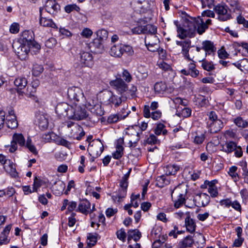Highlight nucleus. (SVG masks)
Segmentation results:
<instances>
[{
    "label": "nucleus",
    "mask_w": 248,
    "mask_h": 248,
    "mask_svg": "<svg viewBox=\"0 0 248 248\" xmlns=\"http://www.w3.org/2000/svg\"><path fill=\"white\" fill-rule=\"evenodd\" d=\"M176 44L181 47V53L184 59L189 61L193 62V60L195 59L194 55H190L189 54V51L191 47V41L189 39L186 40L176 41Z\"/></svg>",
    "instance_id": "obj_8"
},
{
    "label": "nucleus",
    "mask_w": 248,
    "mask_h": 248,
    "mask_svg": "<svg viewBox=\"0 0 248 248\" xmlns=\"http://www.w3.org/2000/svg\"><path fill=\"white\" fill-rule=\"evenodd\" d=\"M188 64V71L190 72V75L193 78L197 77L199 74V71L196 69V65L193 61Z\"/></svg>",
    "instance_id": "obj_49"
},
{
    "label": "nucleus",
    "mask_w": 248,
    "mask_h": 248,
    "mask_svg": "<svg viewBox=\"0 0 248 248\" xmlns=\"http://www.w3.org/2000/svg\"><path fill=\"white\" fill-rule=\"evenodd\" d=\"M185 195L182 193H179L177 199L174 200V206L176 208H178L185 203Z\"/></svg>",
    "instance_id": "obj_43"
},
{
    "label": "nucleus",
    "mask_w": 248,
    "mask_h": 248,
    "mask_svg": "<svg viewBox=\"0 0 248 248\" xmlns=\"http://www.w3.org/2000/svg\"><path fill=\"white\" fill-rule=\"evenodd\" d=\"M57 44V40L54 38H50L48 39L45 43V45L48 48H52L54 47Z\"/></svg>",
    "instance_id": "obj_59"
},
{
    "label": "nucleus",
    "mask_w": 248,
    "mask_h": 248,
    "mask_svg": "<svg viewBox=\"0 0 248 248\" xmlns=\"http://www.w3.org/2000/svg\"><path fill=\"white\" fill-rule=\"evenodd\" d=\"M235 124L241 128H245L248 126V122L244 120L241 117H238L234 119Z\"/></svg>",
    "instance_id": "obj_51"
},
{
    "label": "nucleus",
    "mask_w": 248,
    "mask_h": 248,
    "mask_svg": "<svg viewBox=\"0 0 248 248\" xmlns=\"http://www.w3.org/2000/svg\"><path fill=\"white\" fill-rule=\"evenodd\" d=\"M81 105H82L77 104L71 106V110L69 112V119L78 121L86 118V111L84 108H82Z\"/></svg>",
    "instance_id": "obj_7"
},
{
    "label": "nucleus",
    "mask_w": 248,
    "mask_h": 248,
    "mask_svg": "<svg viewBox=\"0 0 248 248\" xmlns=\"http://www.w3.org/2000/svg\"><path fill=\"white\" fill-rule=\"evenodd\" d=\"M158 67L162 70L167 71L171 69L169 64L164 62H158Z\"/></svg>",
    "instance_id": "obj_63"
},
{
    "label": "nucleus",
    "mask_w": 248,
    "mask_h": 248,
    "mask_svg": "<svg viewBox=\"0 0 248 248\" xmlns=\"http://www.w3.org/2000/svg\"><path fill=\"white\" fill-rule=\"evenodd\" d=\"M64 9L65 11L67 13H70L74 10L77 12L80 10L79 7L75 4L67 5L65 7Z\"/></svg>",
    "instance_id": "obj_54"
},
{
    "label": "nucleus",
    "mask_w": 248,
    "mask_h": 248,
    "mask_svg": "<svg viewBox=\"0 0 248 248\" xmlns=\"http://www.w3.org/2000/svg\"><path fill=\"white\" fill-rule=\"evenodd\" d=\"M91 205V203L88 200H82L79 203L77 211L84 215H87L90 213Z\"/></svg>",
    "instance_id": "obj_29"
},
{
    "label": "nucleus",
    "mask_w": 248,
    "mask_h": 248,
    "mask_svg": "<svg viewBox=\"0 0 248 248\" xmlns=\"http://www.w3.org/2000/svg\"><path fill=\"white\" fill-rule=\"evenodd\" d=\"M32 40L31 32L29 31H25L22 32L20 37L17 42L21 44L27 45Z\"/></svg>",
    "instance_id": "obj_32"
},
{
    "label": "nucleus",
    "mask_w": 248,
    "mask_h": 248,
    "mask_svg": "<svg viewBox=\"0 0 248 248\" xmlns=\"http://www.w3.org/2000/svg\"><path fill=\"white\" fill-rule=\"evenodd\" d=\"M155 133L156 135H160L161 134L163 135H165L167 133V130L165 129V125L163 124H159L157 125L155 130Z\"/></svg>",
    "instance_id": "obj_50"
},
{
    "label": "nucleus",
    "mask_w": 248,
    "mask_h": 248,
    "mask_svg": "<svg viewBox=\"0 0 248 248\" xmlns=\"http://www.w3.org/2000/svg\"><path fill=\"white\" fill-rule=\"evenodd\" d=\"M44 71L43 67L41 65L36 64L33 66L32 74L35 77L39 76Z\"/></svg>",
    "instance_id": "obj_52"
},
{
    "label": "nucleus",
    "mask_w": 248,
    "mask_h": 248,
    "mask_svg": "<svg viewBox=\"0 0 248 248\" xmlns=\"http://www.w3.org/2000/svg\"><path fill=\"white\" fill-rule=\"evenodd\" d=\"M237 144L234 141L226 142L225 144L221 145V150L227 154H230L233 152Z\"/></svg>",
    "instance_id": "obj_31"
},
{
    "label": "nucleus",
    "mask_w": 248,
    "mask_h": 248,
    "mask_svg": "<svg viewBox=\"0 0 248 248\" xmlns=\"http://www.w3.org/2000/svg\"><path fill=\"white\" fill-rule=\"evenodd\" d=\"M195 201H198V204L204 207L208 205L210 202V197L205 193H202L197 197Z\"/></svg>",
    "instance_id": "obj_36"
},
{
    "label": "nucleus",
    "mask_w": 248,
    "mask_h": 248,
    "mask_svg": "<svg viewBox=\"0 0 248 248\" xmlns=\"http://www.w3.org/2000/svg\"><path fill=\"white\" fill-rule=\"evenodd\" d=\"M116 150L113 153L112 156L114 159H119L122 157L124 154V147L119 143H118L116 147Z\"/></svg>",
    "instance_id": "obj_44"
},
{
    "label": "nucleus",
    "mask_w": 248,
    "mask_h": 248,
    "mask_svg": "<svg viewBox=\"0 0 248 248\" xmlns=\"http://www.w3.org/2000/svg\"><path fill=\"white\" fill-rule=\"evenodd\" d=\"M180 169V167L175 164H170L164 167V171L167 175H174Z\"/></svg>",
    "instance_id": "obj_28"
},
{
    "label": "nucleus",
    "mask_w": 248,
    "mask_h": 248,
    "mask_svg": "<svg viewBox=\"0 0 248 248\" xmlns=\"http://www.w3.org/2000/svg\"><path fill=\"white\" fill-rule=\"evenodd\" d=\"M211 20L210 19H205L204 17H198L193 20L194 29L197 30L199 34H202L208 28V25L210 24Z\"/></svg>",
    "instance_id": "obj_10"
},
{
    "label": "nucleus",
    "mask_w": 248,
    "mask_h": 248,
    "mask_svg": "<svg viewBox=\"0 0 248 248\" xmlns=\"http://www.w3.org/2000/svg\"><path fill=\"white\" fill-rule=\"evenodd\" d=\"M185 226L186 231L192 233L195 232L196 228L195 221L189 215L185 218Z\"/></svg>",
    "instance_id": "obj_26"
},
{
    "label": "nucleus",
    "mask_w": 248,
    "mask_h": 248,
    "mask_svg": "<svg viewBox=\"0 0 248 248\" xmlns=\"http://www.w3.org/2000/svg\"><path fill=\"white\" fill-rule=\"evenodd\" d=\"M124 53L129 56H132L134 51L132 46L121 43L114 45L109 51L110 55L116 58H121Z\"/></svg>",
    "instance_id": "obj_1"
},
{
    "label": "nucleus",
    "mask_w": 248,
    "mask_h": 248,
    "mask_svg": "<svg viewBox=\"0 0 248 248\" xmlns=\"http://www.w3.org/2000/svg\"><path fill=\"white\" fill-rule=\"evenodd\" d=\"M156 28L154 32H149L145 37L144 42L148 50L151 52H155L159 47V40L156 35Z\"/></svg>",
    "instance_id": "obj_5"
},
{
    "label": "nucleus",
    "mask_w": 248,
    "mask_h": 248,
    "mask_svg": "<svg viewBox=\"0 0 248 248\" xmlns=\"http://www.w3.org/2000/svg\"><path fill=\"white\" fill-rule=\"evenodd\" d=\"M192 110L189 108L184 107L181 110L179 108L177 110L176 114L179 116L183 118H187L191 116Z\"/></svg>",
    "instance_id": "obj_39"
},
{
    "label": "nucleus",
    "mask_w": 248,
    "mask_h": 248,
    "mask_svg": "<svg viewBox=\"0 0 248 248\" xmlns=\"http://www.w3.org/2000/svg\"><path fill=\"white\" fill-rule=\"evenodd\" d=\"M28 81L24 77H18L14 81L15 85L17 87V91H22L27 85Z\"/></svg>",
    "instance_id": "obj_35"
},
{
    "label": "nucleus",
    "mask_w": 248,
    "mask_h": 248,
    "mask_svg": "<svg viewBox=\"0 0 248 248\" xmlns=\"http://www.w3.org/2000/svg\"><path fill=\"white\" fill-rule=\"evenodd\" d=\"M98 38L101 40L106 39L108 36V32L104 29H101L97 31L96 32Z\"/></svg>",
    "instance_id": "obj_53"
},
{
    "label": "nucleus",
    "mask_w": 248,
    "mask_h": 248,
    "mask_svg": "<svg viewBox=\"0 0 248 248\" xmlns=\"http://www.w3.org/2000/svg\"><path fill=\"white\" fill-rule=\"evenodd\" d=\"M217 183L216 180L211 181L206 180L204 182V184L202 186V188H205L208 189V192L212 197H216L218 196V192L217 188L216 186Z\"/></svg>",
    "instance_id": "obj_16"
},
{
    "label": "nucleus",
    "mask_w": 248,
    "mask_h": 248,
    "mask_svg": "<svg viewBox=\"0 0 248 248\" xmlns=\"http://www.w3.org/2000/svg\"><path fill=\"white\" fill-rule=\"evenodd\" d=\"M193 243V240L191 236H187L179 243L180 248L190 247Z\"/></svg>",
    "instance_id": "obj_41"
},
{
    "label": "nucleus",
    "mask_w": 248,
    "mask_h": 248,
    "mask_svg": "<svg viewBox=\"0 0 248 248\" xmlns=\"http://www.w3.org/2000/svg\"><path fill=\"white\" fill-rule=\"evenodd\" d=\"M6 124L9 128L14 129L18 126V123L15 115H8L6 119Z\"/></svg>",
    "instance_id": "obj_37"
},
{
    "label": "nucleus",
    "mask_w": 248,
    "mask_h": 248,
    "mask_svg": "<svg viewBox=\"0 0 248 248\" xmlns=\"http://www.w3.org/2000/svg\"><path fill=\"white\" fill-rule=\"evenodd\" d=\"M139 133L137 132L133 127L128 128L125 131L124 138L129 141V146L130 148L135 147L137 142L140 140Z\"/></svg>",
    "instance_id": "obj_13"
},
{
    "label": "nucleus",
    "mask_w": 248,
    "mask_h": 248,
    "mask_svg": "<svg viewBox=\"0 0 248 248\" xmlns=\"http://www.w3.org/2000/svg\"><path fill=\"white\" fill-rule=\"evenodd\" d=\"M237 167L236 166H232L229 169L228 173L230 176L232 178L234 182H237L239 180V176L236 172Z\"/></svg>",
    "instance_id": "obj_48"
},
{
    "label": "nucleus",
    "mask_w": 248,
    "mask_h": 248,
    "mask_svg": "<svg viewBox=\"0 0 248 248\" xmlns=\"http://www.w3.org/2000/svg\"><path fill=\"white\" fill-rule=\"evenodd\" d=\"M13 140L20 146H25L32 153L36 155L37 151L36 147L31 143V140L28 138L25 143V140L22 134L15 133L13 136Z\"/></svg>",
    "instance_id": "obj_6"
},
{
    "label": "nucleus",
    "mask_w": 248,
    "mask_h": 248,
    "mask_svg": "<svg viewBox=\"0 0 248 248\" xmlns=\"http://www.w3.org/2000/svg\"><path fill=\"white\" fill-rule=\"evenodd\" d=\"M93 33V32L91 29L88 28H86L82 30L80 34L82 37L84 38H89L92 36Z\"/></svg>",
    "instance_id": "obj_58"
},
{
    "label": "nucleus",
    "mask_w": 248,
    "mask_h": 248,
    "mask_svg": "<svg viewBox=\"0 0 248 248\" xmlns=\"http://www.w3.org/2000/svg\"><path fill=\"white\" fill-rule=\"evenodd\" d=\"M80 62L84 66L91 67L93 65V57L89 52L81 51L80 53Z\"/></svg>",
    "instance_id": "obj_18"
},
{
    "label": "nucleus",
    "mask_w": 248,
    "mask_h": 248,
    "mask_svg": "<svg viewBox=\"0 0 248 248\" xmlns=\"http://www.w3.org/2000/svg\"><path fill=\"white\" fill-rule=\"evenodd\" d=\"M36 118L40 128L42 130L46 129L48 126V116L46 114H38Z\"/></svg>",
    "instance_id": "obj_27"
},
{
    "label": "nucleus",
    "mask_w": 248,
    "mask_h": 248,
    "mask_svg": "<svg viewBox=\"0 0 248 248\" xmlns=\"http://www.w3.org/2000/svg\"><path fill=\"white\" fill-rule=\"evenodd\" d=\"M214 10L217 14V18L220 21H227L231 18V15L228 12V7L224 4H218L214 6Z\"/></svg>",
    "instance_id": "obj_12"
},
{
    "label": "nucleus",
    "mask_w": 248,
    "mask_h": 248,
    "mask_svg": "<svg viewBox=\"0 0 248 248\" xmlns=\"http://www.w3.org/2000/svg\"><path fill=\"white\" fill-rule=\"evenodd\" d=\"M110 85L118 92L122 93L128 90V86L121 78H117L110 82Z\"/></svg>",
    "instance_id": "obj_19"
},
{
    "label": "nucleus",
    "mask_w": 248,
    "mask_h": 248,
    "mask_svg": "<svg viewBox=\"0 0 248 248\" xmlns=\"http://www.w3.org/2000/svg\"><path fill=\"white\" fill-rule=\"evenodd\" d=\"M122 77L125 81V82H131L132 79L131 75L128 71V70L126 69L123 70V72L122 73Z\"/></svg>",
    "instance_id": "obj_55"
},
{
    "label": "nucleus",
    "mask_w": 248,
    "mask_h": 248,
    "mask_svg": "<svg viewBox=\"0 0 248 248\" xmlns=\"http://www.w3.org/2000/svg\"><path fill=\"white\" fill-rule=\"evenodd\" d=\"M202 48L205 51L204 57L207 55H214L217 50L214 43L209 40H205L202 42Z\"/></svg>",
    "instance_id": "obj_20"
},
{
    "label": "nucleus",
    "mask_w": 248,
    "mask_h": 248,
    "mask_svg": "<svg viewBox=\"0 0 248 248\" xmlns=\"http://www.w3.org/2000/svg\"><path fill=\"white\" fill-rule=\"evenodd\" d=\"M71 106L66 103L58 104L56 108L55 111L60 118L67 117L69 119V112L71 110Z\"/></svg>",
    "instance_id": "obj_15"
},
{
    "label": "nucleus",
    "mask_w": 248,
    "mask_h": 248,
    "mask_svg": "<svg viewBox=\"0 0 248 248\" xmlns=\"http://www.w3.org/2000/svg\"><path fill=\"white\" fill-rule=\"evenodd\" d=\"M174 24L177 27V36L182 39L186 37L187 35V31L178 25L177 22L175 21Z\"/></svg>",
    "instance_id": "obj_46"
},
{
    "label": "nucleus",
    "mask_w": 248,
    "mask_h": 248,
    "mask_svg": "<svg viewBox=\"0 0 248 248\" xmlns=\"http://www.w3.org/2000/svg\"><path fill=\"white\" fill-rule=\"evenodd\" d=\"M41 8L51 15H55L60 10V6L55 0H44L43 7Z\"/></svg>",
    "instance_id": "obj_14"
},
{
    "label": "nucleus",
    "mask_w": 248,
    "mask_h": 248,
    "mask_svg": "<svg viewBox=\"0 0 248 248\" xmlns=\"http://www.w3.org/2000/svg\"><path fill=\"white\" fill-rule=\"evenodd\" d=\"M36 92V91L29 85L27 86V88L25 91H17V93L20 95H25L27 97L30 98L32 99H35L36 98L35 95Z\"/></svg>",
    "instance_id": "obj_30"
},
{
    "label": "nucleus",
    "mask_w": 248,
    "mask_h": 248,
    "mask_svg": "<svg viewBox=\"0 0 248 248\" xmlns=\"http://www.w3.org/2000/svg\"><path fill=\"white\" fill-rule=\"evenodd\" d=\"M5 170L12 177L16 178L18 176L16 166L13 162L9 160L7 161V163L3 166Z\"/></svg>",
    "instance_id": "obj_25"
},
{
    "label": "nucleus",
    "mask_w": 248,
    "mask_h": 248,
    "mask_svg": "<svg viewBox=\"0 0 248 248\" xmlns=\"http://www.w3.org/2000/svg\"><path fill=\"white\" fill-rule=\"evenodd\" d=\"M19 24L17 23L14 22L10 27V32L12 33H17L19 31Z\"/></svg>",
    "instance_id": "obj_61"
},
{
    "label": "nucleus",
    "mask_w": 248,
    "mask_h": 248,
    "mask_svg": "<svg viewBox=\"0 0 248 248\" xmlns=\"http://www.w3.org/2000/svg\"><path fill=\"white\" fill-rule=\"evenodd\" d=\"M235 65L242 71L245 72L248 71V59H243L238 61Z\"/></svg>",
    "instance_id": "obj_40"
},
{
    "label": "nucleus",
    "mask_w": 248,
    "mask_h": 248,
    "mask_svg": "<svg viewBox=\"0 0 248 248\" xmlns=\"http://www.w3.org/2000/svg\"><path fill=\"white\" fill-rule=\"evenodd\" d=\"M209 120L208 121V127L211 133H216L223 127L222 121L218 118L216 113L214 111H210L208 114Z\"/></svg>",
    "instance_id": "obj_2"
},
{
    "label": "nucleus",
    "mask_w": 248,
    "mask_h": 248,
    "mask_svg": "<svg viewBox=\"0 0 248 248\" xmlns=\"http://www.w3.org/2000/svg\"><path fill=\"white\" fill-rule=\"evenodd\" d=\"M154 91L157 94H163L165 93H171L172 89L168 88L165 82H157L154 85Z\"/></svg>",
    "instance_id": "obj_22"
},
{
    "label": "nucleus",
    "mask_w": 248,
    "mask_h": 248,
    "mask_svg": "<svg viewBox=\"0 0 248 248\" xmlns=\"http://www.w3.org/2000/svg\"><path fill=\"white\" fill-rule=\"evenodd\" d=\"M130 111L126 112V115H123L122 114H112L108 116L107 119V122L109 124H112L117 122L118 121L125 119L129 114Z\"/></svg>",
    "instance_id": "obj_34"
},
{
    "label": "nucleus",
    "mask_w": 248,
    "mask_h": 248,
    "mask_svg": "<svg viewBox=\"0 0 248 248\" xmlns=\"http://www.w3.org/2000/svg\"><path fill=\"white\" fill-rule=\"evenodd\" d=\"M205 57L202 59H198L199 62L202 61V67L205 70L210 71L215 69L214 64L211 62H208L204 61Z\"/></svg>",
    "instance_id": "obj_47"
},
{
    "label": "nucleus",
    "mask_w": 248,
    "mask_h": 248,
    "mask_svg": "<svg viewBox=\"0 0 248 248\" xmlns=\"http://www.w3.org/2000/svg\"><path fill=\"white\" fill-rule=\"evenodd\" d=\"M67 97L74 104H81L84 96L81 89L78 87H71L67 90Z\"/></svg>",
    "instance_id": "obj_4"
},
{
    "label": "nucleus",
    "mask_w": 248,
    "mask_h": 248,
    "mask_svg": "<svg viewBox=\"0 0 248 248\" xmlns=\"http://www.w3.org/2000/svg\"><path fill=\"white\" fill-rule=\"evenodd\" d=\"M127 235V240L128 243H130V241L132 239H133L135 242H137L141 236L140 232L137 229L129 230L128 231Z\"/></svg>",
    "instance_id": "obj_33"
},
{
    "label": "nucleus",
    "mask_w": 248,
    "mask_h": 248,
    "mask_svg": "<svg viewBox=\"0 0 248 248\" xmlns=\"http://www.w3.org/2000/svg\"><path fill=\"white\" fill-rule=\"evenodd\" d=\"M81 105L84 106L92 113L96 115L100 116L104 114V111L101 105L97 103L96 100L89 98L85 103L82 102Z\"/></svg>",
    "instance_id": "obj_11"
},
{
    "label": "nucleus",
    "mask_w": 248,
    "mask_h": 248,
    "mask_svg": "<svg viewBox=\"0 0 248 248\" xmlns=\"http://www.w3.org/2000/svg\"><path fill=\"white\" fill-rule=\"evenodd\" d=\"M104 150V146L100 140H92L88 148L89 154L91 156L90 161H94L95 158L98 157Z\"/></svg>",
    "instance_id": "obj_3"
},
{
    "label": "nucleus",
    "mask_w": 248,
    "mask_h": 248,
    "mask_svg": "<svg viewBox=\"0 0 248 248\" xmlns=\"http://www.w3.org/2000/svg\"><path fill=\"white\" fill-rule=\"evenodd\" d=\"M77 202H76L74 201H69L68 200L67 202V211L66 212V214L68 213V212H73L77 207Z\"/></svg>",
    "instance_id": "obj_62"
},
{
    "label": "nucleus",
    "mask_w": 248,
    "mask_h": 248,
    "mask_svg": "<svg viewBox=\"0 0 248 248\" xmlns=\"http://www.w3.org/2000/svg\"><path fill=\"white\" fill-rule=\"evenodd\" d=\"M228 2L234 12L242 11V7L240 5L238 0H227Z\"/></svg>",
    "instance_id": "obj_45"
},
{
    "label": "nucleus",
    "mask_w": 248,
    "mask_h": 248,
    "mask_svg": "<svg viewBox=\"0 0 248 248\" xmlns=\"http://www.w3.org/2000/svg\"><path fill=\"white\" fill-rule=\"evenodd\" d=\"M236 20L238 24L243 25L244 27L248 28V20H246L242 15H239L236 17Z\"/></svg>",
    "instance_id": "obj_57"
},
{
    "label": "nucleus",
    "mask_w": 248,
    "mask_h": 248,
    "mask_svg": "<svg viewBox=\"0 0 248 248\" xmlns=\"http://www.w3.org/2000/svg\"><path fill=\"white\" fill-rule=\"evenodd\" d=\"M116 235L117 238L123 241V242L125 241L126 234L124 229H121L116 232Z\"/></svg>",
    "instance_id": "obj_56"
},
{
    "label": "nucleus",
    "mask_w": 248,
    "mask_h": 248,
    "mask_svg": "<svg viewBox=\"0 0 248 248\" xmlns=\"http://www.w3.org/2000/svg\"><path fill=\"white\" fill-rule=\"evenodd\" d=\"M155 31V26L151 24H147L145 26L138 25L131 29L132 32L137 34H147L149 32H154Z\"/></svg>",
    "instance_id": "obj_17"
},
{
    "label": "nucleus",
    "mask_w": 248,
    "mask_h": 248,
    "mask_svg": "<svg viewBox=\"0 0 248 248\" xmlns=\"http://www.w3.org/2000/svg\"><path fill=\"white\" fill-rule=\"evenodd\" d=\"M71 135L74 139L79 140L85 135V132L81 126L76 124L71 129Z\"/></svg>",
    "instance_id": "obj_24"
},
{
    "label": "nucleus",
    "mask_w": 248,
    "mask_h": 248,
    "mask_svg": "<svg viewBox=\"0 0 248 248\" xmlns=\"http://www.w3.org/2000/svg\"><path fill=\"white\" fill-rule=\"evenodd\" d=\"M65 186V184L62 181H59L56 182L55 185L53 186L54 194L56 195L62 194Z\"/></svg>",
    "instance_id": "obj_38"
},
{
    "label": "nucleus",
    "mask_w": 248,
    "mask_h": 248,
    "mask_svg": "<svg viewBox=\"0 0 248 248\" xmlns=\"http://www.w3.org/2000/svg\"><path fill=\"white\" fill-rule=\"evenodd\" d=\"M89 242H88V245L94 246L97 241V237L95 235H93L92 233H89L87 236Z\"/></svg>",
    "instance_id": "obj_64"
},
{
    "label": "nucleus",
    "mask_w": 248,
    "mask_h": 248,
    "mask_svg": "<svg viewBox=\"0 0 248 248\" xmlns=\"http://www.w3.org/2000/svg\"><path fill=\"white\" fill-rule=\"evenodd\" d=\"M170 184V180L165 175L158 176L156 178V186L160 187H163Z\"/></svg>",
    "instance_id": "obj_42"
},
{
    "label": "nucleus",
    "mask_w": 248,
    "mask_h": 248,
    "mask_svg": "<svg viewBox=\"0 0 248 248\" xmlns=\"http://www.w3.org/2000/svg\"><path fill=\"white\" fill-rule=\"evenodd\" d=\"M13 47L18 57L21 60H25L28 56L29 46L25 44L15 42L13 44Z\"/></svg>",
    "instance_id": "obj_9"
},
{
    "label": "nucleus",
    "mask_w": 248,
    "mask_h": 248,
    "mask_svg": "<svg viewBox=\"0 0 248 248\" xmlns=\"http://www.w3.org/2000/svg\"><path fill=\"white\" fill-rule=\"evenodd\" d=\"M103 96L104 98H108L109 103L114 105L115 107L119 106L122 103L121 97L114 95L110 91L106 92L103 93Z\"/></svg>",
    "instance_id": "obj_21"
},
{
    "label": "nucleus",
    "mask_w": 248,
    "mask_h": 248,
    "mask_svg": "<svg viewBox=\"0 0 248 248\" xmlns=\"http://www.w3.org/2000/svg\"><path fill=\"white\" fill-rule=\"evenodd\" d=\"M54 137V134L53 133H47L42 135V138L43 140L45 142H50L52 140V138Z\"/></svg>",
    "instance_id": "obj_60"
},
{
    "label": "nucleus",
    "mask_w": 248,
    "mask_h": 248,
    "mask_svg": "<svg viewBox=\"0 0 248 248\" xmlns=\"http://www.w3.org/2000/svg\"><path fill=\"white\" fill-rule=\"evenodd\" d=\"M43 8H40V19L39 24L41 26L45 27L57 28V26L51 19L47 18L42 16Z\"/></svg>",
    "instance_id": "obj_23"
}]
</instances>
